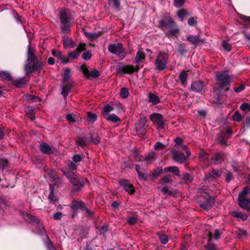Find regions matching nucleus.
Here are the masks:
<instances>
[{
	"mask_svg": "<svg viewBox=\"0 0 250 250\" xmlns=\"http://www.w3.org/2000/svg\"><path fill=\"white\" fill-rule=\"evenodd\" d=\"M183 179L186 182L191 183L193 181V177L189 173L184 172L183 174Z\"/></svg>",
	"mask_w": 250,
	"mask_h": 250,
	"instance_id": "obj_55",
	"label": "nucleus"
},
{
	"mask_svg": "<svg viewBox=\"0 0 250 250\" xmlns=\"http://www.w3.org/2000/svg\"><path fill=\"white\" fill-rule=\"evenodd\" d=\"M149 118L154 125L157 126V129H162L164 128V118L161 114L153 113L149 116Z\"/></svg>",
	"mask_w": 250,
	"mask_h": 250,
	"instance_id": "obj_8",
	"label": "nucleus"
},
{
	"mask_svg": "<svg viewBox=\"0 0 250 250\" xmlns=\"http://www.w3.org/2000/svg\"><path fill=\"white\" fill-rule=\"evenodd\" d=\"M231 215L234 218H240L243 221H245L247 220L248 216L244 214L238 212L236 210H234L230 213Z\"/></svg>",
	"mask_w": 250,
	"mask_h": 250,
	"instance_id": "obj_35",
	"label": "nucleus"
},
{
	"mask_svg": "<svg viewBox=\"0 0 250 250\" xmlns=\"http://www.w3.org/2000/svg\"><path fill=\"white\" fill-rule=\"evenodd\" d=\"M222 174L221 169L211 168L208 171V177L209 178L216 179L220 178Z\"/></svg>",
	"mask_w": 250,
	"mask_h": 250,
	"instance_id": "obj_18",
	"label": "nucleus"
},
{
	"mask_svg": "<svg viewBox=\"0 0 250 250\" xmlns=\"http://www.w3.org/2000/svg\"><path fill=\"white\" fill-rule=\"evenodd\" d=\"M9 202L3 196H0V210L6 208L9 206Z\"/></svg>",
	"mask_w": 250,
	"mask_h": 250,
	"instance_id": "obj_39",
	"label": "nucleus"
},
{
	"mask_svg": "<svg viewBox=\"0 0 250 250\" xmlns=\"http://www.w3.org/2000/svg\"><path fill=\"white\" fill-rule=\"evenodd\" d=\"M145 59V53L140 50H139L137 52V54L135 57V62L138 64H139L141 62H142Z\"/></svg>",
	"mask_w": 250,
	"mask_h": 250,
	"instance_id": "obj_37",
	"label": "nucleus"
},
{
	"mask_svg": "<svg viewBox=\"0 0 250 250\" xmlns=\"http://www.w3.org/2000/svg\"><path fill=\"white\" fill-rule=\"evenodd\" d=\"M68 170L72 171V170H76L77 168V165L73 161H71L67 164V167H66Z\"/></svg>",
	"mask_w": 250,
	"mask_h": 250,
	"instance_id": "obj_62",
	"label": "nucleus"
},
{
	"mask_svg": "<svg viewBox=\"0 0 250 250\" xmlns=\"http://www.w3.org/2000/svg\"><path fill=\"white\" fill-rule=\"evenodd\" d=\"M43 62L38 58L26 61L24 66V70L26 75L36 71L41 72L43 69Z\"/></svg>",
	"mask_w": 250,
	"mask_h": 250,
	"instance_id": "obj_3",
	"label": "nucleus"
},
{
	"mask_svg": "<svg viewBox=\"0 0 250 250\" xmlns=\"http://www.w3.org/2000/svg\"><path fill=\"white\" fill-rule=\"evenodd\" d=\"M205 87V83L200 80L193 82L191 85L192 90L197 93H202Z\"/></svg>",
	"mask_w": 250,
	"mask_h": 250,
	"instance_id": "obj_11",
	"label": "nucleus"
},
{
	"mask_svg": "<svg viewBox=\"0 0 250 250\" xmlns=\"http://www.w3.org/2000/svg\"><path fill=\"white\" fill-rule=\"evenodd\" d=\"M88 121L89 122L93 123L97 119V116L96 114L90 112H87Z\"/></svg>",
	"mask_w": 250,
	"mask_h": 250,
	"instance_id": "obj_50",
	"label": "nucleus"
},
{
	"mask_svg": "<svg viewBox=\"0 0 250 250\" xmlns=\"http://www.w3.org/2000/svg\"><path fill=\"white\" fill-rule=\"evenodd\" d=\"M52 54L53 56L59 59L63 64H66L69 62V59L66 58L62 52L58 50L53 49L52 50Z\"/></svg>",
	"mask_w": 250,
	"mask_h": 250,
	"instance_id": "obj_17",
	"label": "nucleus"
},
{
	"mask_svg": "<svg viewBox=\"0 0 250 250\" xmlns=\"http://www.w3.org/2000/svg\"><path fill=\"white\" fill-rule=\"evenodd\" d=\"M235 233L237 238L241 239L243 236H246L247 235V231L246 230L238 229L235 232Z\"/></svg>",
	"mask_w": 250,
	"mask_h": 250,
	"instance_id": "obj_48",
	"label": "nucleus"
},
{
	"mask_svg": "<svg viewBox=\"0 0 250 250\" xmlns=\"http://www.w3.org/2000/svg\"><path fill=\"white\" fill-rule=\"evenodd\" d=\"M155 160V155L153 152L148 153L147 155L143 157V162H145L147 165L151 164Z\"/></svg>",
	"mask_w": 250,
	"mask_h": 250,
	"instance_id": "obj_30",
	"label": "nucleus"
},
{
	"mask_svg": "<svg viewBox=\"0 0 250 250\" xmlns=\"http://www.w3.org/2000/svg\"><path fill=\"white\" fill-rule=\"evenodd\" d=\"M188 78V74L186 71H183L179 75V79L180 80L181 84L183 86H186L187 84V80Z\"/></svg>",
	"mask_w": 250,
	"mask_h": 250,
	"instance_id": "obj_38",
	"label": "nucleus"
},
{
	"mask_svg": "<svg viewBox=\"0 0 250 250\" xmlns=\"http://www.w3.org/2000/svg\"><path fill=\"white\" fill-rule=\"evenodd\" d=\"M163 172L162 167H160L155 169L152 173V177L156 178L160 176V175Z\"/></svg>",
	"mask_w": 250,
	"mask_h": 250,
	"instance_id": "obj_49",
	"label": "nucleus"
},
{
	"mask_svg": "<svg viewBox=\"0 0 250 250\" xmlns=\"http://www.w3.org/2000/svg\"><path fill=\"white\" fill-rule=\"evenodd\" d=\"M23 217L25 220L30 223H35L38 224L39 228L41 231L42 229H43L42 225L41 224H40V220L38 218H36L34 215L26 212L23 214Z\"/></svg>",
	"mask_w": 250,
	"mask_h": 250,
	"instance_id": "obj_16",
	"label": "nucleus"
},
{
	"mask_svg": "<svg viewBox=\"0 0 250 250\" xmlns=\"http://www.w3.org/2000/svg\"><path fill=\"white\" fill-rule=\"evenodd\" d=\"M250 193V188L247 186L243 188V190L239 192L238 195V200L244 199H247V196L249 195Z\"/></svg>",
	"mask_w": 250,
	"mask_h": 250,
	"instance_id": "obj_29",
	"label": "nucleus"
},
{
	"mask_svg": "<svg viewBox=\"0 0 250 250\" xmlns=\"http://www.w3.org/2000/svg\"><path fill=\"white\" fill-rule=\"evenodd\" d=\"M173 160L180 164L184 163L186 160V157L183 153L180 152L176 150H173L172 151Z\"/></svg>",
	"mask_w": 250,
	"mask_h": 250,
	"instance_id": "obj_13",
	"label": "nucleus"
},
{
	"mask_svg": "<svg viewBox=\"0 0 250 250\" xmlns=\"http://www.w3.org/2000/svg\"><path fill=\"white\" fill-rule=\"evenodd\" d=\"M245 88V85L244 83L238 84V83L235 84V86L234 88V90L236 93L240 92L243 91Z\"/></svg>",
	"mask_w": 250,
	"mask_h": 250,
	"instance_id": "obj_56",
	"label": "nucleus"
},
{
	"mask_svg": "<svg viewBox=\"0 0 250 250\" xmlns=\"http://www.w3.org/2000/svg\"><path fill=\"white\" fill-rule=\"evenodd\" d=\"M8 167V162L7 159H0V169L3 170Z\"/></svg>",
	"mask_w": 250,
	"mask_h": 250,
	"instance_id": "obj_54",
	"label": "nucleus"
},
{
	"mask_svg": "<svg viewBox=\"0 0 250 250\" xmlns=\"http://www.w3.org/2000/svg\"><path fill=\"white\" fill-rule=\"evenodd\" d=\"M114 110V107L109 105L104 106L103 111V116L104 117L106 114H109V113Z\"/></svg>",
	"mask_w": 250,
	"mask_h": 250,
	"instance_id": "obj_51",
	"label": "nucleus"
},
{
	"mask_svg": "<svg viewBox=\"0 0 250 250\" xmlns=\"http://www.w3.org/2000/svg\"><path fill=\"white\" fill-rule=\"evenodd\" d=\"M159 27L165 32L166 36L168 37L175 36L180 32L179 29L170 17L160 20Z\"/></svg>",
	"mask_w": 250,
	"mask_h": 250,
	"instance_id": "obj_1",
	"label": "nucleus"
},
{
	"mask_svg": "<svg viewBox=\"0 0 250 250\" xmlns=\"http://www.w3.org/2000/svg\"><path fill=\"white\" fill-rule=\"evenodd\" d=\"M27 60L29 61L33 59H36L38 58L35 55V52L34 49L31 46L30 44L28 46V50L27 53Z\"/></svg>",
	"mask_w": 250,
	"mask_h": 250,
	"instance_id": "obj_34",
	"label": "nucleus"
},
{
	"mask_svg": "<svg viewBox=\"0 0 250 250\" xmlns=\"http://www.w3.org/2000/svg\"><path fill=\"white\" fill-rule=\"evenodd\" d=\"M63 45L65 48H73L77 46V44L69 38H66L63 40Z\"/></svg>",
	"mask_w": 250,
	"mask_h": 250,
	"instance_id": "obj_26",
	"label": "nucleus"
},
{
	"mask_svg": "<svg viewBox=\"0 0 250 250\" xmlns=\"http://www.w3.org/2000/svg\"><path fill=\"white\" fill-rule=\"evenodd\" d=\"M71 70L68 68H66L64 70L62 81L63 83L67 82L71 77Z\"/></svg>",
	"mask_w": 250,
	"mask_h": 250,
	"instance_id": "obj_41",
	"label": "nucleus"
},
{
	"mask_svg": "<svg viewBox=\"0 0 250 250\" xmlns=\"http://www.w3.org/2000/svg\"><path fill=\"white\" fill-rule=\"evenodd\" d=\"M108 50L111 53L116 55L121 59H123L125 56L124 48L121 43L109 44Z\"/></svg>",
	"mask_w": 250,
	"mask_h": 250,
	"instance_id": "obj_7",
	"label": "nucleus"
},
{
	"mask_svg": "<svg viewBox=\"0 0 250 250\" xmlns=\"http://www.w3.org/2000/svg\"><path fill=\"white\" fill-rule=\"evenodd\" d=\"M187 41L189 42L191 44L194 45V48L197 46L204 43L203 40L200 39L196 36L189 35L187 37Z\"/></svg>",
	"mask_w": 250,
	"mask_h": 250,
	"instance_id": "obj_15",
	"label": "nucleus"
},
{
	"mask_svg": "<svg viewBox=\"0 0 250 250\" xmlns=\"http://www.w3.org/2000/svg\"><path fill=\"white\" fill-rule=\"evenodd\" d=\"M147 120L145 117H141L135 125V130L138 135H144L146 132Z\"/></svg>",
	"mask_w": 250,
	"mask_h": 250,
	"instance_id": "obj_9",
	"label": "nucleus"
},
{
	"mask_svg": "<svg viewBox=\"0 0 250 250\" xmlns=\"http://www.w3.org/2000/svg\"><path fill=\"white\" fill-rule=\"evenodd\" d=\"M88 138L86 136H78L76 141L78 147H84L87 145Z\"/></svg>",
	"mask_w": 250,
	"mask_h": 250,
	"instance_id": "obj_20",
	"label": "nucleus"
},
{
	"mask_svg": "<svg viewBox=\"0 0 250 250\" xmlns=\"http://www.w3.org/2000/svg\"><path fill=\"white\" fill-rule=\"evenodd\" d=\"M215 78L219 86L224 88L229 85L231 82V77L228 71H218L215 73Z\"/></svg>",
	"mask_w": 250,
	"mask_h": 250,
	"instance_id": "obj_5",
	"label": "nucleus"
},
{
	"mask_svg": "<svg viewBox=\"0 0 250 250\" xmlns=\"http://www.w3.org/2000/svg\"><path fill=\"white\" fill-rule=\"evenodd\" d=\"M176 49L177 52L182 56H185L186 53L188 52V49L187 48V45L186 43H179L177 45Z\"/></svg>",
	"mask_w": 250,
	"mask_h": 250,
	"instance_id": "obj_24",
	"label": "nucleus"
},
{
	"mask_svg": "<svg viewBox=\"0 0 250 250\" xmlns=\"http://www.w3.org/2000/svg\"><path fill=\"white\" fill-rule=\"evenodd\" d=\"M208 242L206 246V250H218L217 246L211 243V239L213 237V234L211 232H209L208 234Z\"/></svg>",
	"mask_w": 250,
	"mask_h": 250,
	"instance_id": "obj_23",
	"label": "nucleus"
},
{
	"mask_svg": "<svg viewBox=\"0 0 250 250\" xmlns=\"http://www.w3.org/2000/svg\"><path fill=\"white\" fill-rule=\"evenodd\" d=\"M85 46L86 44L85 43H81L78 45L76 50L80 54L81 52L86 49Z\"/></svg>",
	"mask_w": 250,
	"mask_h": 250,
	"instance_id": "obj_64",
	"label": "nucleus"
},
{
	"mask_svg": "<svg viewBox=\"0 0 250 250\" xmlns=\"http://www.w3.org/2000/svg\"><path fill=\"white\" fill-rule=\"evenodd\" d=\"M233 120L236 122H240L242 120V117L238 111H236L234 113L232 116Z\"/></svg>",
	"mask_w": 250,
	"mask_h": 250,
	"instance_id": "obj_59",
	"label": "nucleus"
},
{
	"mask_svg": "<svg viewBox=\"0 0 250 250\" xmlns=\"http://www.w3.org/2000/svg\"><path fill=\"white\" fill-rule=\"evenodd\" d=\"M225 180L227 182H230L233 178V174L230 171H227L225 175Z\"/></svg>",
	"mask_w": 250,
	"mask_h": 250,
	"instance_id": "obj_60",
	"label": "nucleus"
},
{
	"mask_svg": "<svg viewBox=\"0 0 250 250\" xmlns=\"http://www.w3.org/2000/svg\"><path fill=\"white\" fill-rule=\"evenodd\" d=\"M148 100L153 104H156L160 102L159 98L154 94L150 93L148 94Z\"/></svg>",
	"mask_w": 250,
	"mask_h": 250,
	"instance_id": "obj_40",
	"label": "nucleus"
},
{
	"mask_svg": "<svg viewBox=\"0 0 250 250\" xmlns=\"http://www.w3.org/2000/svg\"><path fill=\"white\" fill-rule=\"evenodd\" d=\"M92 56L91 51L89 50L85 51L82 55V58L85 61L89 60Z\"/></svg>",
	"mask_w": 250,
	"mask_h": 250,
	"instance_id": "obj_57",
	"label": "nucleus"
},
{
	"mask_svg": "<svg viewBox=\"0 0 250 250\" xmlns=\"http://www.w3.org/2000/svg\"><path fill=\"white\" fill-rule=\"evenodd\" d=\"M104 118L106 119L108 121L114 123L121 121V119L115 114H107L104 115Z\"/></svg>",
	"mask_w": 250,
	"mask_h": 250,
	"instance_id": "obj_36",
	"label": "nucleus"
},
{
	"mask_svg": "<svg viewBox=\"0 0 250 250\" xmlns=\"http://www.w3.org/2000/svg\"><path fill=\"white\" fill-rule=\"evenodd\" d=\"M208 154L206 152L202 151L199 153V157L200 159V161H204L208 158Z\"/></svg>",
	"mask_w": 250,
	"mask_h": 250,
	"instance_id": "obj_61",
	"label": "nucleus"
},
{
	"mask_svg": "<svg viewBox=\"0 0 250 250\" xmlns=\"http://www.w3.org/2000/svg\"><path fill=\"white\" fill-rule=\"evenodd\" d=\"M85 204L83 201H74L71 207V208L73 210H77L78 209H81L82 210L85 207Z\"/></svg>",
	"mask_w": 250,
	"mask_h": 250,
	"instance_id": "obj_28",
	"label": "nucleus"
},
{
	"mask_svg": "<svg viewBox=\"0 0 250 250\" xmlns=\"http://www.w3.org/2000/svg\"><path fill=\"white\" fill-rule=\"evenodd\" d=\"M27 81L25 80L24 77L18 79L12 80L11 83L15 86L18 88H22L27 83Z\"/></svg>",
	"mask_w": 250,
	"mask_h": 250,
	"instance_id": "obj_21",
	"label": "nucleus"
},
{
	"mask_svg": "<svg viewBox=\"0 0 250 250\" xmlns=\"http://www.w3.org/2000/svg\"><path fill=\"white\" fill-rule=\"evenodd\" d=\"M120 96L123 98H126L129 95L128 88L125 87L122 88L120 90Z\"/></svg>",
	"mask_w": 250,
	"mask_h": 250,
	"instance_id": "obj_53",
	"label": "nucleus"
},
{
	"mask_svg": "<svg viewBox=\"0 0 250 250\" xmlns=\"http://www.w3.org/2000/svg\"><path fill=\"white\" fill-rule=\"evenodd\" d=\"M177 16L179 18L181 19V21H183V18L186 17L188 15V12L185 9H182L179 10L177 13Z\"/></svg>",
	"mask_w": 250,
	"mask_h": 250,
	"instance_id": "obj_45",
	"label": "nucleus"
},
{
	"mask_svg": "<svg viewBox=\"0 0 250 250\" xmlns=\"http://www.w3.org/2000/svg\"><path fill=\"white\" fill-rule=\"evenodd\" d=\"M240 108L245 112H250V103H243L240 106Z\"/></svg>",
	"mask_w": 250,
	"mask_h": 250,
	"instance_id": "obj_52",
	"label": "nucleus"
},
{
	"mask_svg": "<svg viewBox=\"0 0 250 250\" xmlns=\"http://www.w3.org/2000/svg\"><path fill=\"white\" fill-rule=\"evenodd\" d=\"M158 236L161 244L165 245L168 242V238L166 234L158 233Z\"/></svg>",
	"mask_w": 250,
	"mask_h": 250,
	"instance_id": "obj_47",
	"label": "nucleus"
},
{
	"mask_svg": "<svg viewBox=\"0 0 250 250\" xmlns=\"http://www.w3.org/2000/svg\"><path fill=\"white\" fill-rule=\"evenodd\" d=\"M50 193L48 195L49 202L53 204H55L58 201V198L54 195V186L50 185Z\"/></svg>",
	"mask_w": 250,
	"mask_h": 250,
	"instance_id": "obj_27",
	"label": "nucleus"
},
{
	"mask_svg": "<svg viewBox=\"0 0 250 250\" xmlns=\"http://www.w3.org/2000/svg\"><path fill=\"white\" fill-rule=\"evenodd\" d=\"M59 19L61 21L60 28L62 35H67L70 31V21L69 15L66 11L62 10L60 12Z\"/></svg>",
	"mask_w": 250,
	"mask_h": 250,
	"instance_id": "obj_4",
	"label": "nucleus"
},
{
	"mask_svg": "<svg viewBox=\"0 0 250 250\" xmlns=\"http://www.w3.org/2000/svg\"><path fill=\"white\" fill-rule=\"evenodd\" d=\"M132 156L135 159L136 162H143V156L140 155L137 150H133Z\"/></svg>",
	"mask_w": 250,
	"mask_h": 250,
	"instance_id": "obj_46",
	"label": "nucleus"
},
{
	"mask_svg": "<svg viewBox=\"0 0 250 250\" xmlns=\"http://www.w3.org/2000/svg\"><path fill=\"white\" fill-rule=\"evenodd\" d=\"M109 0V3L112 4V6L114 7V8L116 10L119 11L120 5V2L119 1V0Z\"/></svg>",
	"mask_w": 250,
	"mask_h": 250,
	"instance_id": "obj_58",
	"label": "nucleus"
},
{
	"mask_svg": "<svg viewBox=\"0 0 250 250\" xmlns=\"http://www.w3.org/2000/svg\"><path fill=\"white\" fill-rule=\"evenodd\" d=\"M0 77L2 81H8L12 82L13 78L10 73L7 71H1Z\"/></svg>",
	"mask_w": 250,
	"mask_h": 250,
	"instance_id": "obj_32",
	"label": "nucleus"
},
{
	"mask_svg": "<svg viewBox=\"0 0 250 250\" xmlns=\"http://www.w3.org/2000/svg\"><path fill=\"white\" fill-rule=\"evenodd\" d=\"M101 75L100 72L95 68H93L91 71H89V73L88 75L87 78H92L96 79Z\"/></svg>",
	"mask_w": 250,
	"mask_h": 250,
	"instance_id": "obj_44",
	"label": "nucleus"
},
{
	"mask_svg": "<svg viewBox=\"0 0 250 250\" xmlns=\"http://www.w3.org/2000/svg\"><path fill=\"white\" fill-rule=\"evenodd\" d=\"M211 160L215 165H218L223 161V154L220 152L217 153L212 157Z\"/></svg>",
	"mask_w": 250,
	"mask_h": 250,
	"instance_id": "obj_31",
	"label": "nucleus"
},
{
	"mask_svg": "<svg viewBox=\"0 0 250 250\" xmlns=\"http://www.w3.org/2000/svg\"><path fill=\"white\" fill-rule=\"evenodd\" d=\"M207 196L208 198L205 201H200V207L206 210L210 208L214 204V200L208 195Z\"/></svg>",
	"mask_w": 250,
	"mask_h": 250,
	"instance_id": "obj_14",
	"label": "nucleus"
},
{
	"mask_svg": "<svg viewBox=\"0 0 250 250\" xmlns=\"http://www.w3.org/2000/svg\"><path fill=\"white\" fill-rule=\"evenodd\" d=\"M165 172H172L174 173L175 175L178 177H180L179 169L177 167L175 166H170L166 167L164 168Z\"/></svg>",
	"mask_w": 250,
	"mask_h": 250,
	"instance_id": "obj_33",
	"label": "nucleus"
},
{
	"mask_svg": "<svg viewBox=\"0 0 250 250\" xmlns=\"http://www.w3.org/2000/svg\"><path fill=\"white\" fill-rule=\"evenodd\" d=\"M81 70L83 72L84 76L87 78L88 75L89 73V71L88 69L87 66L85 64H83L81 66Z\"/></svg>",
	"mask_w": 250,
	"mask_h": 250,
	"instance_id": "obj_63",
	"label": "nucleus"
},
{
	"mask_svg": "<svg viewBox=\"0 0 250 250\" xmlns=\"http://www.w3.org/2000/svg\"><path fill=\"white\" fill-rule=\"evenodd\" d=\"M61 171L74 186L72 189L73 191H78L83 187L84 185V182L80 179L76 172L68 170L66 167H62Z\"/></svg>",
	"mask_w": 250,
	"mask_h": 250,
	"instance_id": "obj_2",
	"label": "nucleus"
},
{
	"mask_svg": "<svg viewBox=\"0 0 250 250\" xmlns=\"http://www.w3.org/2000/svg\"><path fill=\"white\" fill-rule=\"evenodd\" d=\"M139 69V67L136 66L135 68L133 66L131 65H126L123 66L119 67L117 69V72L121 75L125 73H133L134 71H138Z\"/></svg>",
	"mask_w": 250,
	"mask_h": 250,
	"instance_id": "obj_10",
	"label": "nucleus"
},
{
	"mask_svg": "<svg viewBox=\"0 0 250 250\" xmlns=\"http://www.w3.org/2000/svg\"><path fill=\"white\" fill-rule=\"evenodd\" d=\"M64 83V84L62 85L61 86V93L64 98H66L68 96L70 90L72 89L73 85L72 83H70L68 82H66Z\"/></svg>",
	"mask_w": 250,
	"mask_h": 250,
	"instance_id": "obj_19",
	"label": "nucleus"
},
{
	"mask_svg": "<svg viewBox=\"0 0 250 250\" xmlns=\"http://www.w3.org/2000/svg\"><path fill=\"white\" fill-rule=\"evenodd\" d=\"M119 183L121 186H123L125 190L130 194H132L134 192L133 185L130 184L127 180L122 179L119 181Z\"/></svg>",
	"mask_w": 250,
	"mask_h": 250,
	"instance_id": "obj_12",
	"label": "nucleus"
},
{
	"mask_svg": "<svg viewBox=\"0 0 250 250\" xmlns=\"http://www.w3.org/2000/svg\"><path fill=\"white\" fill-rule=\"evenodd\" d=\"M239 206L248 211H250V198L238 200Z\"/></svg>",
	"mask_w": 250,
	"mask_h": 250,
	"instance_id": "obj_22",
	"label": "nucleus"
},
{
	"mask_svg": "<svg viewBox=\"0 0 250 250\" xmlns=\"http://www.w3.org/2000/svg\"><path fill=\"white\" fill-rule=\"evenodd\" d=\"M168 61V54L164 51L159 52L155 61L156 69L159 71L164 70L167 67Z\"/></svg>",
	"mask_w": 250,
	"mask_h": 250,
	"instance_id": "obj_6",
	"label": "nucleus"
},
{
	"mask_svg": "<svg viewBox=\"0 0 250 250\" xmlns=\"http://www.w3.org/2000/svg\"><path fill=\"white\" fill-rule=\"evenodd\" d=\"M41 151L44 154L49 155L52 152L50 146L46 143H42L40 145Z\"/></svg>",
	"mask_w": 250,
	"mask_h": 250,
	"instance_id": "obj_25",
	"label": "nucleus"
},
{
	"mask_svg": "<svg viewBox=\"0 0 250 250\" xmlns=\"http://www.w3.org/2000/svg\"><path fill=\"white\" fill-rule=\"evenodd\" d=\"M90 138L91 139V142L93 144L97 145L100 143V138L97 133L93 132L90 133Z\"/></svg>",
	"mask_w": 250,
	"mask_h": 250,
	"instance_id": "obj_42",
	"label": "nucleus"
},
{
	"mask_svg": "<svg viewBox=\"0 0 250 250\" xmlns=\"http://www.w3.org/2000/svg\"><path fill=\"white\" fill-rule=\"evenodd\" d=\"M172 181V176L170 174H167L163 176L160 181L162 185L167 184Z\"/></svg>",
	"mask_w": 250,
	"mask_h": 250,
	"instance_id": "obj_43",
	"label": "nucleus"
}]
</instances>
